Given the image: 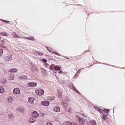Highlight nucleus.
<instances>
[{"instance_id":"obj_1","label":"nucleus","mask_w":125,"mask_h":125,"mask_svg":"<svg viewBox=\"0 0 125 125\" xmlns=\"http://www.w3.org/2000/svg\"><path fill=\"white\" fill-rule=\"evenodd\" d=\"M3 59L6 62H8V61H11V60H12V54H7L4 56Z\"/></svg>"},{"instance_id":"obj_2","label":"nucleus","mask_w":125,"mask_h":125,"mask_svg":"<svg viewBox=\"0 0 125 125\" xmlns=\"http://www.w3.org/2000/svg\"><path fill=\"white\" fill-rule=\"evenodd\" d=\"M35 92L37 95H39L40 96H42L44 94V90L42 88L36 89Z\"/></svg>"},{"instance_id":"obj_3","label":"nucleus","mask_w":125,"mask_h":125,"mask_svg":"<svg viewBox=\"0 0 125 125\" xmlns=\"http://www.w3.org/2000/svg\"><path fill=\"white\" fill-rule=\"evenodd\" d=\"M52 110L53 112H54V113H59V112H61V108H60V106L58 105L54 106Z\"/></svg>"},{"instance_id":"obj_4","label":"nucleus","mask_w":125,"mask_h":125,"mask_svg":"<svg viewBox=\"0 0 125 125\" xmlns=\"http://www.w3.org/2000/svg\"><path fill=\"white\" fill-rule=\"evenodd\" d=\"M37 84L38 83H37L30 82L26 84V86H27V87H36Z\"/></svg>"},{"instance_id":"obj_5","label":"nucleus","mask_w":125,"mask_h":125,"mask_svg":"<svg viewBox=\"0 0 125 125\" xmlns=\"http://www.w3.org/2000/svg\"><path fill=\"white\" fill-rule=\"evenodd\" d=\"M50 104V102L48 101H43L41 103V105H42V106H44L45 107H48Z\"/></svg>"},{"instance_id":"obj_6","label":"nucleus","mask_w":125,"mask_h":125,"mask_svg":"<svg viewBox=\"0 0 125 125\" xmlns=\"http://www.w3.org/2000/svg\"><path fill=\"white\" fill-rule=\"evenodd\" d=\"M13 92L14 94H16L17 95H20V94H21V91L19 88H15L13 89Z\"/></svg>"},{"instance_id":"obj_7","label":"nucleus","mask_w":125,"mask_h":125,"mask_svg":"<svg viewBox=\"0 0 125 125\" xmlns=\"http://www.w3.org/2000/svg\"><path fill=\"white\" fill-rule=\"evenodd\" d=\"M46 49L48 50V51H49L51 53H54L55 54H56V55L60 56V54L57 53V52H54V50H53V49H51V48H50L49 47H47Z\"/></svg>"},{"instance_id":"obj_8","label":"nucleus","mask_w":125,"mask_h":125,"mask_svg":"<svg viewBox=\"0 0 125 125\" xmlns=\"http://www.w3.org/2000/svg\"><path fill=\"white\" fill-rule=\"evenodd\" d=\"M88 125H96V122L94 120H90L88 122H87Z\"/></svg>"},{"instance_id":"obj_9","label":"nucleus","mask_w":125,"mask_h":125,"mask_svg":"<svg viewBox=\"0 0 125 125\" xmlns=\"http://www.w3.org/2000/svg\"><path fill=\"white\" fill-rule=\"evenodd\" d=\"M79 119V123L81 125H83L85 123L86 120H84L83 118L80 117Z\"/></svg>"},{"instance_id":"obj_10","label":"nucleus","mask_w":125,"mask_h":125,"mask_svg":"<svg viewBox=\"0 0 125 125\" xmlns=\"http://www.w3.org/2000/svg\"><path fill=\"white\" fill-rule=\"evenodd\" d=\"M63 125H77L75 123H71V122L66 121L63 123Z\"/></svg>"},{"instance_id":"obj_11","label":"nucleus","mask_w":125,"mask_h":125,"mask_svg":"<svg viewBox=\"0 0 125 125\" xmlns=\"http://www.w3.org/2000/svg\"><path fill=\"white\" fill-rule=\"evenodd\" d=\"M28 102L30 104H34V103H35V98L33 97H29L28 99Z\"/></svg>"},{"instance_id":"obj_12","label":"nucleus","mask_w":125,"mask_h":125,"mask_svg":"<svg viewBox=\"0 0 125 125\" xmlns=\"http://www.w3.org/2000/svg\"><path fill=\"white\" fill-rule=\"evenodd\" d=\"M32 116L34 118H39V117H40V114L39 113H38V112L34 111L33 112Z\"/></svg>"},{"instance_id":"obj_13","label":"nucleus","mask_w":125,"mask_h":125,"mask_svg":"<svg viewBox=\"0 0 125 125\" xmlns=\"http://www.w3.org/2000/svg\"><path fill=\"white\" fill-rule=\"evenodd\" d=\"M30 68L32 71H37V65L35 64H31Z\"/></svg>"},{"instance_id":"obj_14","label":"nucleus","mask_w":125,"mask_h":125,"mask_svg":"<svg viewBox=\"0 0 125 125\" xmlns=\"http://www.w3.org/2000/svg\"><path fill=\"white\" fill-rule=\"evenodd\" d=\"M12 36L13 37H14V38H18L19 39H21L22 37H20V36L18 35L17 33L14 32L12 34Z\"/></svg>"},{"instance_id":"obj_15","label":"nucleus","mask_w":125,"mask_h":125,"mask_svg":"<svg viewBox=\"0 0 125 125\" xmlns=\"http://www.w3.org/2000/svg\"><path fill=\"white\" fill-rule=\"evenodd\" d=\"M0 93L1 94H3V93H4V88L1 86H0Z\"/></svg>"},{"instance_id":"obj_16","label":"nucleus","mask_w":125,"mask_h":125,"mask_svg":"<svg viewBox=\"0 0 125 125\" xmlns=\"http://www.w3.org/2000/svg\"><path fill=\"white\" fill-rule=\"evenodd\" d=\"M9 72H10L11 73H15V72H17V69L11 68L9 70Z\"/></svg>"},{"instance_id":"obj_17","label":"nucleus","mask_w":125,"mask_h":125,"mask_svg":"<svg viewBox=\"0 0 125 125\" xmlns=\"http://www.w3.org/2000/svg\"><path fill=\"white\" fill-rule=\"evenodd\" d=\"M8 103H12L13 102V97H10L8 98L7 100Z\"/></svg>"},{"instance_id":"obj_18","label":"nucleus","mask_w":125,"mask_h":125,"mask_svg":"<svg viewBox=\"0 0 125 125\" xmlns=\"http://www.w3.org/2000/svg\"><path fill=\"white\" fill-rule=\"evenodd\" d=\"M36 122V120L34 119V118L31 117L29 120V122L31 123H35Z\"/></svg>"},{"instance_id":"obj_19","label":"nucleus","mask_w":125,"mask_h":125,"mask_svg":"<svg viewBox=\"0 0 125 125\" xmlns=\"http://www.w3.org/2000/svg\"><path fill=\"white\" fill-rule=\"evenodd\" d=\"M94 108L95 109V110H97V111H99V112H100V113H102V110L100 108H99L97 106H95Z\"/></svg>"},{"instance_id":"obj_20","label":"nucleus","mask_w":125,"mask_h":125,"mask_svg":"<svg viewBox=\"0 0 125 125\" xmlns=\"http://www.w3.org/2000/svg\"><path fill=\"white\" fill-rule=\"evenodd\" d=\"M0 35H1L2 36H5V37H8V36H9V35L6 32H1Z\"/></svg>"},{"instance_id":"obj_21","label":"nucleus","mask_w":125,"mask_h":125,"mask_svg":"<svg viewBox=\"0 0 125 125\" xmlns=\"http://www.w3.org/2000/svg\"><path fill=\"white\" fill-rule=\"evenodd\" d=\"M63 94V93L62 92V91L61 90H58V97H61L62 96V94Z\"/></svg>"},{"instance_id":"obj_22","label":"nucleus","mask_w":125,"mask_h":125,"mask_svg":"<svg viewBox=\"0 0 125 125\" xmlns=\"http://www.w3.org/2000/svg\"><path fill=\"white\" fill-rule=\"evenodd\" d=\"M20 79L21 80H27V76L25 75H23L20 77Z\"/></svg>"},{"instance_id":"obj_23","label":"nucleus","mask_w":125,"mask_h":125,"mask_svg":"<svg viewBox=\"0 0 125 125\" xmlns=\"http://www.w3.org/2000/svg\"><path fill=\"white\" fill-rule=\"evenodd\" d=\"M47 100H50V101H52V100H54L55 99V97H50V96H48L47 97Z\"/></svg>"},{"instance_id":"obj_24","label":"nucleus","mask_w":125,"mask_h":125,"mask_svg":"<svg viewBox=\"0 0 125 125\" xmlns=\"http://www.w3.org/2000/svg\"><path fill=\"white\" fill-rule=\"evenodd\" d=\"M41 72L43 75H46V70L44 68H41Z\"/></svg>"},{"instance_id":"obj_25","label":"nucleus","mask_w":125,"mask_h":125,"mask_svg":"<svg viewBox=\"0 0 125 125\" xmlns=\"http://www.w3.org/2000/svg\"><path fill=\"white\" fill-rule=\"evenodd\" d=\"M70 88H72V89H74L75 91H76V92H79V91L77 90V89H76V88L74 86H73V85L70 86Z\"/></svg>"},{"instance_id":"obj_26","label":"nucleus","mask_w":125,"mask_h":125,"mask_svg":"<svg viewBox=\"0 0 125 125\" xmlns=\"http://www.w3.org/2000/svg\"><path fill=\"white\" fill-rule=\"evenodd\" d=\"M61 69V67H60L59 66H56L54 67V69L56 70V71H59Z\"/></svg>"},{"instance_id":"obj_27","label":"nucleus","mask_w":125,"mask_h":125,"mask_svg":"<svg viewBox=\"0 0 125 125\" xmlns=\"http://www.w3.org/2000/svg\"><path fill=\"white\" fill-rule=\"evenodd\" d=\"M27 40H29V41H35L34 37H27L26 38Z\"/></svg>"},{"instance_id":"obj_28","label":"nucleus","mask_w":125,"mask_h":125,"mask_svg":"<svg viewBox=\"0 0 125 125\" xmlns=\"http://www.w3.org/2000/svg\"><path fill=\"white\" fill-rule=\"evenodd\" d=\"M62 105H63L64 106H67V102L62 101Z\"/></svg>"},{"instance_id":"obj_29","label":"nucleus","mask_w":125,"mask_h":125,"mask_svg":"<svg viewBox=\"0 0 125 125\" xmlns=\"http://www.w3.org/2000/svg\"><path fill=\"white\" fill-rule=\"evenodd\" d=\"M3 53V49H0V57L2 56Z\"/></svg>"},{"instance_id":"obj_30","label":"nucleus","mask_w":125,"mask_h":125,"mask_svg":"<svg viewBox=\"0 0 125 125\" xmlns=\"http://www.w3.org/2000/svg\"><path fill=\"white\" fill-rule=\"evenodd\" d=\"M9 80L10 81H13V80H14V76H11L9 77Z\"/></svg>"},{"instance_id":"obj_31","label":"nucleus","mask_w":125,"mask_h":125,"mask_svg":"<svg viewBox=\"0 0 125 125\" xmlns=\"http://www.w3.org/2000/svg\"><path fill=\"white\" fill-rule=\"evenodd\" d=\"M104 112L107 113V114H109L110 113V110L109 109H104Z\"/></svg>"},{"instance_id":"obj_32","label":"nucleus","mask_w":125,"mask_h":125,"mask_svg":"<svg viewBox=\"0 0 125 125\" xmlns=\"http://www.w3.org/2000/svg\"><path fill=\"white\" fill-rule=\"evenodd\" d=\"M19 110L20 111V112H24V108H23V107L19 108Z\"/></svg>"},{"instance_id":"obj_33","label":"nucleus","mask_w":125,"mask_h":125,"mask_svg":"<svg viewBox=\"0 0 125 125\" xmlns=\"http://www.w3.org/2000/svg\"><path fill=\"white\" fill-rule=\"evenodd\" d=\"M1 83H6V79H3L1 81Z\"/></svg>"},{"instance_id":"obj_34","label":"nucleus","mask_w":125,"mask_h":125,"mask_svg":"<svg viewBox=\"0 0 125 125\" xmlns=\"http://www.w3.org/2000/svg\"><path fill=\"white\" fill-rule=\"evenodd\" d=\"M42 62H43V63H46V62H47V60H46L45 59H43L42 60Z\"/></svg>"},{"instance_id":"obj_35","label":"nucleus","mask_w":125,"mask_h":125,"mask_svg":"<svg viewBox=\"0 0 125 125\" xmlns=\"http://www.w3.org/2000/svg\"><path fill=\"white\" fill-rule=\"evenodd\" d=\"M106 120V116L103 115V121H105Z\"/></svg>"},{"instance_id":"obj_36","label":"nucleus","mask_w":125,"mask_h":125,"mask_svg":"<svg viewBox=\"0 0 125 125\" xmlns=\"http://www.w3.org/2000/svg\"><path fill=\"white\" fill-rule=\"evenodd\" d=\"M8 116H9V118H12V117H13V115H12V113H10V114H8Z\"/></svg>"},{"instance_id":"obj_37","label":"nucleus","mask_w":125,"mask_h":125,"mask_svg":"<svg viewBox=\"0 0 125 125\" xmlns=\"http://www.w3.org/2000/svg\"><path fill=\"white\" fill-rule=\"evenodd\" d=\"M2 21H3V22H6V23H9L10 21H3V20H2Z\"/></svg>"},{"instance_id":"obj_38","label":"nucleus","mask_w":125,"mask_h":125,"mask_svg":"<svg viewBox=\"0 0 125 125\" xmlns=\"http://www.w3.org/2000/svg\"><path fill=\"white\" fill-rule=\"evenodd\" d=\"M39 55H43V53H42V52H40V53H39Z\"/></svg>"},{"instance_id":"obj_39","label":"nucleus","mask_w":125,"mask_h":125,"mask_svg":"<svg viewBox=\"0 0 125 125\" xmlns=\"http://www.w3.org/2000/svg\"><path fill=\"white\" fill-rule=\"evenodd\" d=\"M45 66H46V67H47V66H49V65L48 64V63H47L46 62V63H45Z\"/></svg>"},{"instance_id":"obj_40","label":"nucleus","mask_w":125,"mask_h":125,"mask_svg":"<svg viewBox=\"0 0 125 125\" xmlns=\"http://www.w3.org/2000/svg\"><path fill=\"white\" fill-rule=\"evenodd\" d=\"M62 73H63V71H59V74H62Z\"/></svg>"},{"instance_id":"obj_41","label":"nucleus","mask_w":125,"mask_h":125,"mask_svg":"<svg viewBox=\"0 0 125 125\" xmlns=\"http://www.w3.org/2000/svg\"><path fill=\"white\" fill-rule=\"evenodd\" d=\"M79 72H80V70H79V71L77 72V73H79Z\"/></svg>"},{"instance_id":"obj_42","label":"nucleus","mask_w":125,"mask_h":125,"mask_svg":"<svg viewBox=\"0 0 125 125\" xmlns=\"http://www.w3.org/2000/svg\"><path fill=\"white\" fill-rule=\"evenodd\" d=\"M1 39V38L0 37V40Z\"/></svg>"}]
</instances>
